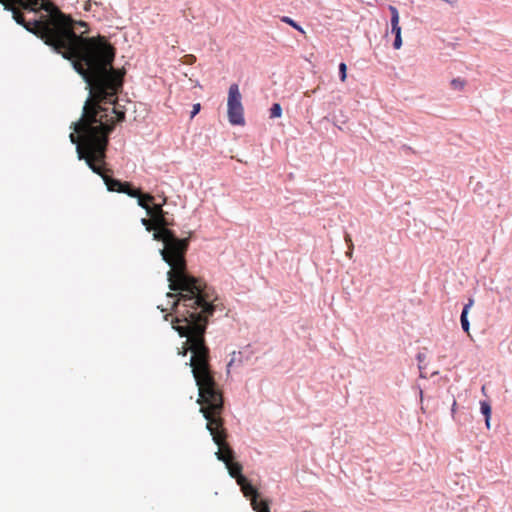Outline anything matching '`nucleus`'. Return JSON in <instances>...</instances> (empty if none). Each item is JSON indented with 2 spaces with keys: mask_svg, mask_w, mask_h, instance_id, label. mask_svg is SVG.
<instances>
[{
  "mask_svg": "<svg viewBox=\"0 0 512 512\" xmlns=\"http://www.w3.org/2000/svg\"><path fill=\"white\" fill-rule=\"evenodd\" d=\"M480 408L482 414L485 416L486 427L490 428L491 406L488 402L482 401L480 402Z\"/></svg>",
  "mask_w": 512,
  "mask_h": 512,
  "instance_id": "nucleus-10",
  "label": "nucleus"
},
{
  "mask_svg": "<svg viewBox=\"0 0 512 512\" xmlns=\"http://www.w3.org/2000/svg\"><path fill=\"white\" fill-rule=\"evenodd\" d=\"M391 32L393 34H395V36L401 35V27H400V25H391Z\"/></svg>",
  "mask_w": 512,
  "mask_h": 512,
  "instance_id": "nucleus-21",
  "label": "nucleus"
},
{
  "mask_svg": "<svg viewBox=\"0 0 512 512\" xmlns=\"http://www.w3.org/2000/svg\"><path fill=\"white\" fill-rule=\"evenodd\" d=\"M166 202L167 197L163 196V202L149 205L146 213L156 223L157 229L153 233V239L164 245L160 254L170 266V270L167 272L169 283H185L187 279L195 278L188 273L185 258L193 232L189 231L187 237L180 239L173 230L167 229L166 212L163 210V205Z\"/></svg>",
  "mask_w": 512,
  "mask_h": 512,
  "instance_id": "nucleus-4",
  "label": "nucleus"
},
{
  "mask_svg": "<svg viewBox=\"0 0 512 512\" xmlns=\"http://www.w3.org/2000/svg\"><path fill=\"white\" fill-rule=\"evenodd\" d=\"M169 288L177 292L174 301L176 318L173 328L181 337H186L178 354L186 356L191 351L190 366L198 387L197 403L222 395L214 379L210 366V350L205 342L208 319L214 314L218 300L214 288L208 286L201 278H189L185 283H169ZM169 297H176L168 294Z\"/></svg>",
  "mask_w": 512,
  "mask_h": 512,
  "instance_id": "nucleus-2",
  "label": "nucleus"
},
{
  "mask_svg": "<svg viewBox=\"0 0 512 512\" xmlns=\"http://www.w3.org/2000/svg\"><path fill=\"white\" fill-rule=\"evenodd\" d=\"M451 87L454 89V90H463L465 85H466V82L465 80L461 79V78H454L451 83H450Z\"/></svg>",
  "mask_w": 512,
  "mask_h": 512,
  "instance_id": "nucleus-14",
  "label": "nucleus"
},
{
  "mask_svg": "<svg viewBox=\"0 0 512 512\" xmlns=\"http://www.w3.org/2000/svg\"><path fill=\"white\" fill-rule=\"evenodd\" d=\"M474 300L469 299L468 303L464 305V308L461 313L460 321L462 329L470 336V324L468 321V312L470 308L473 306Z\"/></svg>",
  "mask_w": 512,
  "mask_h": 512,
  "instance_id": "nucleus-8",
  "label": "nucleus"
},
{
  "mask_svg": "<svg viewBox=\"0 0 512 512\" xmlns=\"http://www.w3.org/2000/svg\"><path fill=\"white\" fill-rule=\"evenodd\" d=\"M135 198H137V203L140 207H142L143 209L147 210L148 206L150 204H148L146 202V198H145V193H142L141 190L139 191V195L136 196Z\"/></svg>",
  "mask_w": 512,
  "mask_h": 512,
  "instance_id": "nucleus-17",
  "label": "nucleus"
},
{
  "mask_svg": "<svg viewBox=\"0 0 512 512\" xmlns=\"http://www.w3.org/2000/svg\"><path fill=\"white\" fill-rule=\"evenodd\" d=\"M200 109H201V106H200V104H199V103L194 104V105H193V109H192V111H191V118H193L196 114H198V113H199V111H200Z\"/></svg>",
  "mask_w": 512,
  "mask_h": 512,
  "instance_id": "nucleus-22",
  "label": "nucleus"
},
{
  "mask_svg": "<svg viewBox=\"0 0 512 512\" xmlns=\"http://www.w3.org/2000/svg\"><path fill=\"white\" fill-rule=\"evenodd\" d=\"M345 242L347 243L348 248H354L352 238H351L350 234H348V233L345 234Z\"/></svg>",
  "mask_w": 512,
  "mask_h": 512,
  "instance_id": "nucleus-23",
  "label": "nucleus"
},
{
  "mask_svg": "<svg viewBox=\"0 0 512 512\" xmlns=\"http://www.w3.org/2000/svg\"><path fill=\"white\" fill-rule=\"evenodd\" d=\"M339 74H340V80L342 82H345V80L347 78V66L343 62L339 64Z\"/></svg>",
  "mask_w": 512,
  "mask_h": 512,
  "instance_id": "nucleus-18",
  "label": "nucleus"
},
{
  "mask_svg": "<svg viewBox=\"0 0 512 512\" xmlns=\"http://www.w3.org/2000/svg\"><path fill=\"white\" fill-rule=\"evenodd\" d=\"M240 486L242 493L251 501V506L256 512H270L269 503L266 500L259 499L257 489L247 480L246 477H240L237 482Z\"/></svg>",
  "mask_w": 512,
  "mask_h": 512,
  "instance_id": "nucleus-7",
  "label": "nucleus"
},
{
  "mask_svg": "<svg viewBox=\"0 0 512 512\" xmlns=\"http://www.w3.org/2000/svg\"><path fill=\"white\" fill-rule=\"evenodd\" d=\"M195 61H196V57L194 55H192V54L184 56V61L183 62L185 64L190 65V64H193Z\"/></svg>",
  "mask_w": 512,
  "mask_h": 512,
  "instance_id": "nucleus-20",
  "label": "nucleus"
},
{
  "mask_svg": "<svg viewBox=\"0 0 512 512\" xmlns=\"http://www.w3.org/2000/svg\"><path fill=\"white\" fill-rule=\"evenodd\" d=\"M166 222H167V229H170L169 227L174 225L173 219H169L166 217Z\"/></svg>",
  "mask_w": 512,
  "mask_h": 512,
  "instance_id": "nucleus-25",
  "label": "nucleus"
},
{
  "mask_svg": "<svg viewBox=\"0 0 512 512\" xmlns=\"http://www.w3.org/2000/svg\"><path fill=\"white\" fill-rule=\"evenodd\" d=\"M199 405L200 412L207 421L206 428L210 432L214 443L218 446V451L215 453L217 459L224 463L234 460V451L227 443L228 435L222 418L224 410L223 394Z\"/></svg>",
  "mask_w": 512,
  "mask_h": 512,
  "instance_id": "nucleus-5",
  "label": "nucleus"
},
{
  "mask_svg": "<svg viewBox=\"0 0 512 512\" xmlns=\"http://www.w3.org/2000/svg\"><path fill=\"white\" fill-rule=\"evenodd\" d=\"M140 189L134 188L129 182H123L120 193H125L130 197H136L139 195Z\"/></svg>",
  "mask_w": 512,
  "mask_h": 512,
  "instance_id": "nucleus-11",
  "label": "nucleus"
},
{
  "mask_svg": "<svg viewBox=\"0 0 512 512\" xmlns=\"http://www.w3.org/2000/svg\"><path fill=\"white\" fill-rule=\"evenodd\" d=\"M402 46V37L401 35H397L395 36V40H394V43H393V47L398 50L400 49Z\"/></svg>",
  "mask_w": 512,
  "mask_h": 512,
  "instance_id": "nucleus-19",
  "label": "nucleus"
},
{
  "mask_svg": "<svg viewBox=\"0 0 512 512\" xmlns=\"http://www.w3.org/2000/svg\"><path fill=\"white\" fill-rule=\"evenodd\" d=\"M354 248H348V251L346 252V255L348 258H352Z\"/></svg>",
  "mask_w": 512,
  "mask_h": 512,
  "instance_id": "nucleus-26",
  "label": "nucleus"
},
{
  "mask_svg": "<svg viewBox=\"0 0 512 512\" xmlns=\"http://www.w3.org/2000/svg\"><path fill=\"white\" fill-rule=\"evenodd\" d=\"M226 468L230 474L231 477L236 479V482L240 480V477H245L242 474V465L239 462H236L234 460H231L227 463H225Z\"/></svg>",
  "mask_w": 512,
  "mask_h": 512,
  "instance_id": "nucleus-9",
  "label": "nucleus"
},
{
  "mask_svg": "<svg viewBox=\"0 0 512 512\" xmlns=\"http://www.w3.org/2000/svg\"><path fill=\"white\" fill-rule=\"evenodd\" d=\"M141 223H142L143 226H145L147 231H149V232L150 231L156 232L157 227H156V223L153 220V218H151V217H149V219L142 218L141 219Z\"/></svg>",
  "mask_w": 512,
  "mask_h": 512,
  "instance_id": "nucleus-12",
  "label": "nucleus"
},
{
  "mask_svg": "<svg viewBox=\"0 0 512 512\" xmlns=\"http://www.w3.org/2000/svg\"><path fill=\"white\" fill-rule=\"evenodd\" d=\"M282 115V108L279 103H274L270 109L271 118H279Z\"/></svg>",
  "mask_w": 512,
  "mask_h": 512,
  "instance_id": "nucleus-15",
  "label": "nucleus"
},
{
  "mask_svg": "<svg viewBox=\"0 0 512 512\" xmlns=\"http://www.w3.org/2000/svg\"><path fill=\"white\" fill-rule=\"evenodd\" d=\"M389 11L391 13V25H399L400 17L397 8L390 5Z\"/></svg>",
  "mask_w": 512,
  "mask_h": 512,
  "instance_id": "nucleus-13",
  "label": "nucleus"
},
{
  "mask_svg": "<svg viewBox=\"0 0 512 512\" xmlns=\"http://www.w3.org/2000/svg\"><path fill=\"white\" fill-rule=\"evenodd\" d=\"M242 96L237 84H231L228 91V119L232 125H243L244 108L242 105Z\"/></svg>",
  "mask_w": 512,
  "mask_h": 512,
  "instance_id": "nucleus-6",
  "label": "nucleus"
},
{
  "mask_svg": "<svg viewBox=\"0 0 512 512\" xmlns=\"http://www.w3.org/2000/svg\"><path fill=\"white\" fill-rule=\"evenodd\" d=\"M281 21L284 23H287L288 25L292 26L294 29L300 31L301 33H305V31L302 29L301 26H299L293 19L290 17L284 16L281 18Z\"/></svg>",
  "mask_w": 512,
  "mask_h": 512,
  "instance_id": "nucleus-16",
  "label": "nucleus"
},
{
  "mask_svg": "<svg viewBox=\"0 0 512 512\" xmlns=\"http://www.w3.org/2000/svg\"><path fill=\"white\" fill-rule=\"evenodd\" d=\"M0 3L12 12L17 24L71 61L87 89L119 72L113 68L115 48L107 39L84 37L87 29L78 34V27L87 28V24L66 16L53 3L45 0H0Z\"/></svg>",
  "mask_w": 512,
  "mask_h": 512,
  "instance_id": "nucleus-1",
  "label": "nucleus"
},
{
  "mask_svg": "<svg viewBox=\"0 0 512 512\" xmlns=\"http://www.w3.org/2000/svg\"><path fill=\"white\" fill-rule=\"evenodd\" d=\"M145 198H146L145 200H146V202H147L148 204H150V205L155 204V203H154V201H155V197H154L153 195L148 194V193H145Z\"/></svg>",
  "mask_w": 512,
  "mask_h": 512,
  "instance_id": "nucleus-24",
  "label": "nucleus"
},
{
  "mask_svg": "<svg viewBox=\"0 0 512 512\" xmlns=\"http://www.w3.org/2000/svg\"><path fill=\"white\" fill-rule=\"evenodd\" d=\"M123 75L118 72L89 90L82 115L72 122L69 138L76 144L78 158L102 177L109 191L120 192L123 182L110 177L105 168L109 135L117 123L125 120V111L116 108L117 94L122 89Z\"/></svg>",
  "mask_w": 512,
  "mask_h": 512,
  "instance_id": "nucleus-3",
  "label": "nucleus"
}]
</instances>
